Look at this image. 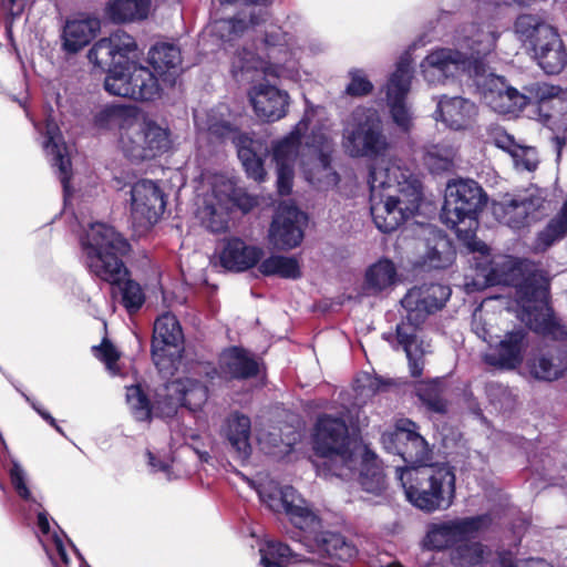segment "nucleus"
Instances as JSON below:
<instances>
[{"label": "nucleus", "instance_id": "f257e3e1", "mask_svg": "<svg viewBox=\"0 0 567 567\" xmlns=\"http://www.w3.org/2000/svg\"><path fill=\"white\" fill-rule=\"evenodd\" d=\"M137 56V43L126 32L100 39L87 52L92 63L107 66L103 86L109 94L138 102L162 99L182 74L179 48L169 42H156L148 50L146 64Z\"/></svg>", "mask_w": 567, "mask_h": 567}, {"label": "nucleus", "instance_id": "f03ea898", "mask_svg": "<svg viewBox=\"0 0 567 567\" xmlns=\"http://www.w3.org/2000/svg\"><path fill=\"white\" fill-rule=\"evenodd\" d=\"M498 33L492 25L466 24L455 35L456 49L432 51L421 63L424 79L441 83L454 70L462 69L475 76L477 90L484 102L499 114H514L526 105V97L508 86L502 76L486 74L483 59L496 47Z\"/></svg>", "mask_w": 567, "mask_h": 567}, {"label": "nucleus", "instance_id": "7ed1b4c3", "mask_svg": "<svg viewBox=\"0 0 567 567\" xmlns=\"http://www.w3.org/2000/svg\"><path fill=\"white\" fill-rule=\"evenodd\" d=\"M483 188L473 179H456L446 185L444 204L441 212L442 221L454 229L458 239L473 254H478L484 261H476V278L466 282L468 292L494 285H517L520 268L508 256L489 260V248L476 238L477 215L486 204Z\"/></svg>", "mask_w": 567, "mask_h": 567}, {"label": "nucleus", "instance_id": "20e7f679", "mask_svg": "<svg viewBox=\"0 0 567 567\" xmlns=\"http://www.w3.org/2000/svg\"><path fill=\"white\" fill-rule=\"evenodd\" d=\"M313 450L322 460L316 463L318 474L351 478L359 470V483L369 493L384 489V474L374 453L357 439L349 436L346 421L328 414L321 415L313 433Z\"/></svg>", "mask_w": 567, "mask_h": 567}, {"label": "nucleus", "instance_id": "39448f33", "mask_svg": "<svg viewBox=\"0 0 567 567\" xmlns=\"http://www.w3.org/2000/svg\"><path fill=\"white\" fill-rule=\"evenodd\" d=\"M79 241L90 275L117 288L127 313H137L146 296L142 286L131 278L132 272L124 260L132 251L127 238L114 227L97 221L80 235Z\"/></svg>", "mask_w": 567, "mask_h": 567}, {"label": "nucleus", "instance_id": "423d86ee", "mask_svg": "<svg viewBox=\"0 0 567 567\" xmlns=\"http://www.w3.org/2000/svg\"><path fill=\"white\" fill-rule=\"evenodd\" d=\"M369 184L370 212L380 231L396 230L419 210L421 184L396 159L378 161L371 168Z\"/></svg>", "mask_w": 567, "mask_h": 567}, {"label": "nucleus", "instance_id": "0eeeda50", "mask_svg": "<svg viewBox=\"0 0 567 567\" xmlns=\"http://www.w3.org/2000/svg\"><path fill=\"white\" fill-rule=\"evenodd\" d=\"M252 487L268 508L272 512H284L297 528L305 532L309 550L331 560V563H324L326 566L341 567L340 563L349 561L355 556L354 546L342 535L333 532L319 533L320 518L293 487H279L272 480L258 483Z\"/></svg>", "mask_w": 567, "mask_h": 567}, {"label": "nucleus", "instance_id": "6e6552de", "mask_svg": "<svg viewBox=\"0 0 567 567\" xmlns=\"http://www.w3.org/2000/svg\"><path fill=\"white\" fill-rule=\"evenodd\" d=\"M451 296L447 286L432 284L423 287H413L401 300L406 310L405 321L396 327V338L403 347L409 360L411 375L419 378L424 369L423 357L426 350L416 340L415 330L426 318L442 309Z\"/></svg>", "mask_w": 567, "mask_h": 567}, {"label": "nucleus", "instance_id": "1a4fd4ad", "mask_svg": "<svg viewBox=\"0 0 567 567\" xmlns=\"http://www.w3.org/2000/svg\"><path fill=\"white\" fill-rule=\"evenodd\" d=\"M398 478L406 499L432 513L449 508L455 497V473L449 464L398 467Z\"/></svg>", "mask_w": 567, "mask_h": 567}, {"label": "nucleus", "instance_id": "9d476101", "mask_svg": "<svg viewBox=\"0 0 567 567\" xmlns=\"http://www.w3.org/2000/svg\"><path fill=\"white\" fill-rule=\"evenodd\" d=\"M270 3V0H250V29H254L256 38L261 35L260 41L268 50L267 60L250 58V71L260 72L267 78H290L296 72V61L295 53L289 48L288 34L272 23L264 30L256 29L260 22L266 21Z\"/></svg>", "mask_w": 567, "mask_h": 567}, {"label": "nucleus", "instance_id": "9b49d317", "mask_svg": "<svg viewBox=\"0 0 567 567\" xmlns=\"http://www.w3.org/2000/svg\"><path fill=\"white\" fill-rule=\"evenodd\" d=\"M342 146L352 157L377 156L388 148L377 110L358 106L352 111L343 127Z\"/></svg>", "mask_w": 567, "mask_h": 567}, {"label": "nucleus", "instance_id": "f8f14e48", "mask_svg": "<svg viewBox=\"0 0 567 567\" xmlns=\"http://www.w3.org/2000/svg\"><path fill=\"white\" fill-rule=\"evenodd\" d=\"M238 214L248 215V190L228 182L214 188L213 198L205 202L202 225L212 234H224Z\"/></svg>", "mask_w": 567, "mask_h": 567}, {"label": "nucleus", "instance_id": "ddd939ff", "mask_svg": "<svg viewBox=\"0 0 567 567\" xmlns=\"http://www.w3.org/2000/svg\"><path fill=\"white\" fill-rule=\"evenodd\" d=\"M123 155L133 164H142L168 153L172 148L169 127L158 124L155 120L145 118L140 130L120 140Z\"/></svg>", "mask_w": 567, "mask_h": 567}, {"label": "nucleus", "instance_id": "4468645a", "mask_svg": "<svg viewBox=\"0 0 567 567\" xmlns=\"http://www.w3.org/2000/svg\"><path fill=\"white\" fill-rule=\"evenodd\" d=\"M315 112V106H307L303 116L292 130L282 138L272 143L271 158L276 166L277 188L281 195H287L291 192L295 164L299 156L301 141L309 130Z\"/></svg>", "mask_w": 567, "mask_h": 567}, {"label": "nucleus", "instance_id": "2eb2a0df", "mask_svg": "<svg viewBox=\"0 0 567 567\" xmlns=\"http://www.w3.org/2000/svg\"><path fill=\"white\" fill-rule=\"evenodd\" d=\"M548 210L545 192L530 186L523 193L506 196L494 204L497 219L513 229H522L540 219Z\"/></svg>", "mask_w": 567, "mask_h": 567}, {"label": "nucleus", "instance_id": "dca6fc26", "mask_svg": "<svg viewBox=\"0 0 567 567\" xmlns=\"http://www.w3.org/2000/svg\"><path fill=\"white\" fill-rule=\"evenodd\" d=\"M546 295L547 289L544 285L534 286L528 280L517 285V317L533 331L557 338L560 328L547 305Z\"/></svg>", "mask_w": 567, "mask_h": 567}, {"label": "nucleus", "instance_id": "f3484780", "mask_svg": "<svg viewBox=\"0 0 567 567\" xmlns=\"http://www.w3.org/2000/svg\"><path fill=\"white\" fill-rule=\"evenodd\" d=\"M184 334L181 322L172 313L156 318L151 341V357L158 371H169L183 351Z\"/></svg>", "mask_w": 567, "mask_h": 567}, {"label": "nucleus", "instance_id": "a211bd4d", "mask_svg": "<svg viewBox=\"0 0 567 567\" xmlns=\"http://www.w3.org/2000/svg\"><path fill=\"white\" fill-rule=\"evenodd\" d=\"M247 9L248 0H210V34L224 50L248 31Z\"/></svg>", "mask_w": 567, "mask_h": 567}, {"label": "nucleus", "instance_id": "6ab92c4d", "mask_svg": "<svg viewBox=\"0 0 567 567\" xmlns=\"http://www.w3.org/2000/svg\"><path fill=\"white\" fill-rule=\"evenodd\" d=\"M384 450L400 455L404 462L426 466L431 460V449L419 433V426L409 419L396 421L394 429L385 431L381 436Z\"/></svg>", "mask_w": 567, "mask_h": 567}, {"label": "nucleus", "instance_id": "aec40b11", "mask_svg": "<svg viewBox=\"0 0 567 567\" xmlns=\"http://www.w3.org/2000/svg\"><path fill=\"white\" fill-rule=\"evenodd\" d=\"M488 523L489 517L486 515L434 523L429 525L422 545L424 548L435 551L456 548L461 543L475 537Z\"/></svg>", "mask_w": 567, "mask_h": 567}, {"label": "nucleus", "instance_id": "412c9836", "mask_svg": "<svg viewBox=\"0 0 567 567\" xmlns=\"http://www.w3.org/2000/svg\"><path fill=\"white\" fill-rule=\"evenodd\" d=\"M204 125L212 138L220 144L229 142L236 148L241 167L248 176V132L231 117L229 106L221 103L212 107L206 113Z\"/></svg>", "mask_w": 567, "mask_h": 567}, {"label": "nucleus", "instance_id": "4be33fe9", "mask_svg": "<svg viewBox=\"0 0 567 567\" xmlns=\"http://www.w3.org/2000/svg\"><path fill=\"white\" fill-rule=\"evenodd\" d=\"M411 64V55L409 53L403 54L385 85V95L392 120L404 132H408L413 123L412 112L405 103L412 80Z\"/></svg>", "mask_w": 567, "mask_h": 567}, {"label": "nucleus", "instance_id": "5701e85b", "mask_svg": "<svg viewBox=\"0 0 567 567\" xmlns=\"http://www.w3.org/2000/svg\"><path fill=\"white\" fill-rule=\"evenodd\" d=\"M308 218L290 203H281L269 229V239L279 249H291L303 239V228Z\"/></svg>", "mask_w": 567, "mask_h": 567}, {"label": "nucleus", "instance_id": "b1692460", "mask_svg": "<svg viewBox=\"0 0 567 567\" xmlns=\"http://www.w3.org/2000/svg\"><path fill=\"white\" fill-rule=\"evenodd\" d=\"M538 102V120L556 133L567 131V90L547 83L533 87Z\"/></svg>", "mask_w": 567, "mask_h": 567}, {"label": "nucleus", "instance_id": "393cba45", "mask_svg": "<svg viewBox=\"0 0 567 567\" xmlns=\"http://www.w3.org/2000/svg\"><path fill=\"white\" fill-rule=\"evenodd\" d=\"M132 213L148 224H155L166 208V195L158 183L152 179H138L131 185Z\"/></svg>", "mask_w": 567, "mask_h": 567}, {"label": "nucleus", "instance_id": "a878e982", "mask_svg": "<svg viewBox=\"0 0 567 567\" xmlns=\"http://www.w3.org/2000/svg\"><path fill=\"white\" fill-rule=\"evenodd\" d=\"M42 146L50 158L51 166L54 168L55 174L62 184L63 197L64 200H66V198L72 195V162L64 137L56 124L49 123L47 125Z\"/></svg>", "mask_w": 567, "mask_h": 567}, {"label": "nucleus", "instance_id": "bb28decb", "mask_svg": "<svg viewBox=\"0 0 567 567\" xmlns=\"http://www.w3.org/2000/svg\"><path fill=\"white\" fill-rule=\"evenodd\" d=\"M101 31V20L91 14L68 19L62 28L61 50L66 55H74L87 47Z\"/></svg>", "mask_w": 567, "mask_h": 567}, {"label": "nucleus", "instance_id": "cd10ccee", "mask_svg": "<svg viewBox=\"0 0 567 567\" xmlns=\"http://www.w3.org/2000/svg\"><path fill=\"white\" fill-rule=\"evenodd\" d=\"M290 104L289 94L274 85H259L250 95V105L256 116L266 123L284 118Z\"/></svg>", "mask_w": 567, "mask_h": 567}, {"label": "nucleus", "instance_id": "c85d7f7f", "mask_svg": "<svg viewBox=\"0 0 567 567\" xmlns=\"http://www.w3.org/2000/svg\"><path fill=\"white\" fill-rule=\"evenodd\" d=\"M11 468L9 470V477L11 485L16 492V494L25 503L30 505V507H37V528L39 534L37 533V537L42 547H47L49 554L58 561L55 556L51 553L48 545L42 539V536H49L51 532L50 526V516L49 513L43 508L42 504L38 502L27 483V473L20 462L18 460L11 461ZM45 549V548H43ZM47 553V550H44Z\"/></svg>", "mask_w": 567, "mask_h": 567}, {"label": "nucleus", "instance_id": "c756f323", "mask_svg": "<svg viewBox=\"0 0 567 567\" xmlns=\"http://www.w3.org/2000/svg\"><path fill=\"white\" fill-rule=\"evenodd\" d=\"M525 337L523 330L507 332L497 344L491 346L489 351L484 355L485 362L503 369L516 368L524 359L527 347Z\"/></svg>", "mask_w": 567, "mask_h": 567}, {"label": "nucleus", "instance_id": "7c9ffc66", "mask_svg": "<svg viewBox=\"0 0 567 567\" xmlns=\"http://www.w3.org/2000/svg\"><path fill=\"white\" fill-rule=\"evenodd\" d=\"M307 145L315 148L319 154L317 172L309 171L306 173L309 183L319 188L336 186L339 183V176L330 166L329 154L332 151L330 136L326 132L313 131L307 141Z\"/></svg>", "mask_w": 567, "mask_h": 567}, {"label": "nucleus", "instance_id": "2f4dec72", "mask_svg": "<svg viewBox=\"0 0 567 567\" xmlns=\"http://www.w3.org/2000/svg\"><path fill=\"white\" fill-rule=\"evenodd\" d=\"M436 114L446 127L461 131L470 128L477 116V106L470 100L443 96L437 102Z\"/></svg>", "mask_w": 567, "mask_h": 567}, {"label": "nucleus", "instance_id": "473e14b6", "mask_svg": "<svg viewBox=\"0 0 567 567\" xmlns=\"http://www.w3.org/2000/svg\"><path fill=\"white\" fill-rule=\"evenodd\" d=\"M152 0H107L104 4L103 20L112 24H127L148 18Z\"/></svg>", "mask_w": 567, "mask_h": 567}, {"label": "nucleus", "instance_id": "72a5a7b5", "mask_svg": "<svg viewBox=\"0 0 567 567\" xmlns=\"http://www.w3.org/2000/svg\"><path fill=\"white\" fill-rule=\"evenodd\" d=\"M514 31L518 40L530 50L558 34L540 16L532 13L518 16Z\"/></svg>", "mask_w": 567, "mask_h": 567}, {"label": "nucleus", "instance_id": "f704fd0d", "mask_svg": "<svg viewBox=\"0 0 567 567\" xmlns=\"http://www.w3.org/2000/svg\"><path fill=\"white\" fill-rule=\"evenodd\" d=\"M212 261L225 271L235 274L248 271V244L239 237L226 238L220 251H215Z\"/></svg>", "mask_w": 567, "mask_h": 567}, {"label": "nucleus", "instance_id": "c9c22d12", "mask_svg": "<svg viewBox=\"0 0 567 567\" xmlns=\"http://www.w3.org/2000/svg\"><path fill=\"white\" fill-rule=\"evenodd\" d=\"M426 251L422 257V265L431 269H445L455 260V249L452 243L441 231L429 228Z\"/></svg>", "mask_w": 567, "mask_h": 567}, {"label": "nucleus", "instance_id": "e433bc0d", "mask_svg": "<svg viewBox=\"0 0 567 567\" xmlns=\"http://www.w3.org/2000/svg\"><path fill=\"white\" fill-rule=\"evenodd\" d=\"M213 373L225 380L248 379V349L240 346L224 349L218 357L217 368L213 369Z\"/></svg>", "mask_w": 567, "mask_h": 567}, {"label": "nucleus", "instance_id": "4c0bfd02", "mask_svg": "<svg viewBox=\"0 0 567 567\" xmlns=\"http://www.w3.org/2000/svg\"><path fill=\"white\" fill-rule=\"evenodd\" d=\"M182 408L192 413L202 411L209 398L208 386L194 378H179L172 383Z\"/></svg>", "mask_w": 567, "mask_h": 567}, {"label": "nucleus", "instance_id": "58836bf2", "mask_svg": "<svg viewBox=\"0 0 567 567\" xmlns=\"http://www.w3.org/2000/svg\"><path fill=\"white\" fill-rule=\"evenodd\" d=\"M221 434L238 453L243 463L248 461V414L231 412L223 424Z\"/></svg>", "mask_w": 567, "mask_h": 567}, {"label": "nucleus", "instance_id": "ea45409f", "mask_svg": "<svg viewBox=\"0 0 567 567\" xmlns=\"http://www.w3.org/2000/svg\"><path fill=\"white\" fill-rule=\"evenodd\" d=\"M250 538H255L260 555V565L262 567H288L291 564L298 563V555L293 554L291 549L274 539H261L255 533L250 532Z\"/></svg>", "mask_w": 567, "mask_h": 567}, {"label": "nucleus", "instance_id": "a19ab883", "mask_svg": "<svg viewBox=\"0 0 567 567\" xmlns=\"http://www.w3.org/2000/svg\"><path fill=\"white\" fill-rule=\"evenodd\" d=\"M532 51L539 66L548 74L559 73L567 64V53L558 34Z\"/></svg>", "mask_w": 567, "mask_h": 567}, {"label": "nucleus", "instance_id": "79ce46f5", "mask_svg": "<svg viewBox=\"0 0 567 567\" xmlns=\"http://www.w3.org/2000/svg\"><path fill=\"white\" fill-rule=\"evenodd\" d=\"M396 281V268L389 259H380L365 271L364 290L369 295L381 292Z\"/></svg>", "mask_w": 567, "mask_h": 567}, {"label": "nucleus", "instance_id": "37998d69", "mask_svg": "<svg viewBox=\"0 0 567 567\" xmlns=\"http://www.w3.org/2000/svg\"><path fill=\"white\" fill-rule=\"evenodd\" d=\"M126 402L137 422H151L154 419V403L142 384L126 386Z\"/></svg>", "mask_w": 567, "mask_h": 567}, {"label": "nucleus", "instance_id": "c03bdc74", "mask_svg": "<svg viewBox=\"0 0 567 567\" xmlns=\"http://www.w3.org/2000/svg\"><path fill=\"white\" fill-rule=\"evenodd\" d=\"M258 269L265 276H279L286 279H297L301 276L299 260L288 256H271L262 260Z\"/></svg>", "mask_w": 567, "mask_h": 567}, {"label": "nucleus", "instance_id": "a18cd8bd", "mask_svg": "<svg viewBox=\"0 0 567 567\" xmlns=\"http://www.w3.org/2000/svg\"><path fill=\"white\" fill-rule=\"evenodd\" d=\"M456 151L445 144H436L426 147L424 164L432 173L450 172L454 167Z\"/></svg>", "mask_w": 567, "mask_h": 567}, {"label": "nucleus", "instance_id": "49530a36", "mask_svg": "<svg viewBox=\"0 0 567 567\" xmlns=\"http://www.w3.org/2000/svg\"><path fill=\"white\" fill-rule=\"evenodd\" d=\"M489 551L481 543L463 542L454 548L452 560L460 566H476L486 561Z\"/></svg>", "mask_w": 567, "mask_h": 567}, {"label": "nucleus", "instance_id": "de8ad7c7", "mask_svg": "<svg viewBox=\"0 0 567 567\" xmlns=\"http://www.w3.org/2000/svg\"><path fill=\"white\" fill-rule=\"evenodd\" d=\"M128 115V109L124 104L107 103L102 106L92 118V124L99 130H107L117 121Z\"/></svg>", "mask_w": 567, "mask_h": 567}, {"label": "nucleus", "instance_id": "09e8293b", "mask_svg": "<svg viewBox=\"0 0 567 567\" xmlns=\"http://www.w3.org/2000/svg\"><path fill=\"white\" fill-rule=\"evenodd\" d=\"M566 369V363H555L551 359L544 355L536 358L532 364V373L537 379L547 381L556 380L563 377Z\"/></svg>", "mask_w": 567, "mask_h": 567}, {"label": "nucleus", "instance_id": "8fccbe9b", "mask_svg": "<svg viewBox=\"0 0 567 567\" xmlns=\"http://www.w3.org/2000/svg\"><path fill=\"white\" fill-rule=\"evenodd\" d=\"M417 393L429 410L436 413L446 412L447 404L446 401L441 396L439 382L435 381L430 384L421 385L417 389Z\"/></svg>", "mask_w": 567, "mask_h": 567}, {"label": "nucleus", "instance_id": "3c124183", "mask_svg": "<svg viewBox=\"0 0 567 567\" xmlns=\"http://www.w3.org/2000/svg\"><path fill=\"white\" fill-rule=\"evenodd\" d=\"M350 82L346 86V93L351 96H364L372 92L373 84L367 78L365 73L359 69L349 71Z\"/></svg>", "mask_w": 567, "mask_h": 567}, {"label": "nucleus", "instance_id": "603ef678", "mask_svg": "<svg viewBox=\"0 0 567 567\" xmlns=\"http://www.w3.org/2000/svg\"><path fill=\"white\" fill-rule=\"evenodd\" d=\"M517 169L532 172L538 165L537 152L533 147L514 146L509 150Z\"/></svg>", "mask_w": 567, "mask_h": 567}, {"label": "nucleus", "instance_id": "864d4df0", "mask_svg": "<svg viewBox=\"0 0 567 567\" xmlns=\"http://www.w3.org/2000/svg\"><path fill=\"white\" fill-rule=\"evenodd\" d=\"M229 73L237 83L248 81V47L244 44L231 58Z\"/></svg>", "mask_w": 567, "mask_h": 567}, {"label": "nucleus", "instance_id": "5fc2aeb1", "mask_svg": "<svg viewBox=\"0 0 567 567\" xmlns=\"http://www.w3.org/2000/svg\"><path fill=\"white\" fill-rule=\"evenodd\" d=\"M173 392L162 396L154 403V416L159 419L174 417L181 406L177 395Z\"/></svg>", "mask_w": 567, "mask_h": 567}, {"label": "nucleus", "instance_id": "6e6d98bb", "mask_svg": "<svg viewBox=\"0 0 567 567\" xmlns=\"http://www.w3.org/2000/svg\"><path fill=\"white\" fill-rule=\"evenodd\" d=\"M258 443L267 453H276L272 451V447L279 449V453H287L289 449L295 444L296 439L288 440L284 442V440L278 435L277 432H269L259 434Z\"/></svg>", "mask_w": 567, "mask_h": 567}, {"label": "nucleus", "instance_id": "4d7b16f0", "mask_svg": "<svg viewBox=\"0 0 567 567\" xmlns=\"http://www.w3.org/2000/svg\"><path fill=\"white\" fill-rule=\"evenodd\" d=\"M25 9V0H0L3 17L20 18Z\"/></svg>", "mask_w": 567, "mask_h": 567}, {"label": "nucleus", "instance_id": "13d9d810", "mask_svg": "<svg viewBox=\"0 0 567 567\" xmlns=\"http://www.w3.org/2000/svg\"><path fill=\"white\" fill-rule=\"evenodd\" d=\"M93 350L96 351L95 355L101 361H103L105 363H111V362L117 360L118 355H117L116 349L110 341H107V342L103 341L101 344L94 346Z\"/></svg>", "mask_w": 567, "mask_h": 567}, {"label": "nucleus", "instance_id": "bf43d9fd", "mask_svg": "<svg viewBox=\"0 0 567 567\" xmlns=\"http://www.w3.org/2000/svg\"><path fill=\"white\" fill-rule=\"evenodd\" d=\"M250 388L262 385L265 382V367L258 360L250 358Z\"/></svg>", "mask_w": 567, "mask_h": 567}, {"label": "nucleus", "instance_id": "052dcab7", "mask_svg": "<svg viewBox=\"0 0 567 567\" xmlns=\"http://www.w3.org/2000/svg\"><path fill=\"white\" fill-rule=\"evenodd\" d=\"M23 398L43 421H45L50 426L55 425L56 420L39 402L30 398L28 394H23Z\"/></svg>", "mask_w": 567, "mask_h": 567}, {"label": "nucleus", "instance_id": "680f3d73", "mask_svg": "<svg viewBox=\"0 0 567 567\" xmlns=\"http://www.w3.org/2000/svg\"><path fill=\"white\" fill-rule=\"evenodd\" d=\"M146 455L148 458V465L151 466L153 472H163L167 474L168 478H171L169 475L172 472V466L169 463L157 458L151 451H147Z\"/></svg>", "mask_w": 567, "mask_h": 567}, {"label": "nucleus", "instance_id": "e2e57ef3", "mask_svg": "<svg viewBox=\"0 0 567 567\" xmlns=\"http://www.w3.org/2000/svg\"><path fill=\"white\" fill-rule=\"evenodd\" d=\"M51 538H52L53 545L55 547L56 556L59 557L61 563L68 565L70 561V558L66 553V549H65L62 538L55 532L52 533Z\"/></svg>", "mask_w": 567, "mask_h": 567}, {"label": "nucleus", "instance_id": "0e129e2a", "mask_svg": "<svg viewBox=\"0 0 567 567\" xmlns=\"http://www.w3.org/2000/svg\"><path fill=\"white\" fill-rule=\"evenodd\" d=\"M18 18H11V17H3V24H4V37L7 38L9 44L14 49L18 50L16 39L13 35V23Z\"/></svg>", "mask_w": 567, "mask_h": 567}, {"label": "nucleus", "instance_id": "69168bd1", "mask_svg": "<svg viewBox=\"0 0 567 567\" xmlns=\"http://www.w3.org/2000/svg\"><path fill=\"white\" fill-rule=\"evenodd\" d=\"M135 176L121 175V176H114L113 178V187L117 190H124L126 187L131 189V185L136 183Z\"/></svg>", "mask_w": 567, "mask_h": 567}, {"label": "nucleus", "instance_id": "338daca9", "mask_svg": "<svg viewBox=\"0 0 567 567\" xmlns=\"http://www.w3.org/2000/svg\"><path fill=\"white\" fill-rule=\"evenodd\" d=\"M249 258H250V269H251L260 261L261 250L256 247H250Z\"/></svg>", "mask_w": 567, "mask_h": 567}, {"label": "nucleus", "instance_id": "774afa93", "mask_svg": "<svg viewBox=\"0 0 567 567\" xmlns=\"http://www.w3.org/2000/svg\"><path fill=\"white\" fill-rule=\"evenodd\" d=\"M71 546H72V549L76 556V558L81 561V566H87V561L85 560L84 556L82 555V553L79 550V548L71 542L69 540Z\"/></svg>", "mask_w": 567, "mask_h": 567}]
</instances>
